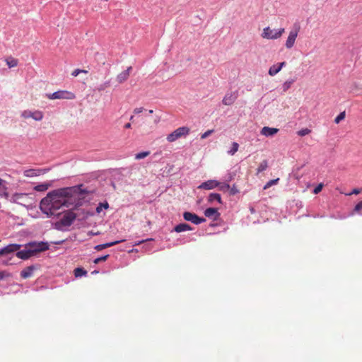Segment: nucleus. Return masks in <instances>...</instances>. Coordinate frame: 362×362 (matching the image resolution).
<instances>
[{
  "mask_svg": "<svg viewBox=\"0 0 362 362\" xmlns=\"http://www.w3.org/2000/svg\"><path fill=\"white\" fill-rule=\"evenodd\" d=\"M76 277H81L87 274V272L83 268H76L74 271Z\"/></svg>",
  "mask_w": 362,
  "mask_h": 362,
  "instance_id": "nucleus-26",
  "label": "nucleus"
},
{
  "mask_svg": "<svg viewBox=\"0 0 362 362\" xmlns=\"http://www.w3.org/2000/svg\"><path fill=\"white\" fill-rule=\"evenodd\" d=\"M132 69V66H129L125 71L117 75V81L119 83H122L128 79Z\"/></svg>",
  "mask_w": 362,
  "mask_h": 362,
  "instance_id": "nucleus-15",
  "label": "nucleus"
},
{
  "mask_svg": "<svg viewBox=\"0 0 362 362\" xmlns=\"http://www.w3.org/2000/svg\"><path fill=\"white\" fill-rule=\"evenodd\" d=\"M124 241V240H117V241L110 242V243H105V244L98 245L95 246L94 249L97 251H100L102 250L112 247L113 245H117L119 243H122Z\"/></svg>",
  "mask_w": 362,
  "mask_h": 362,
  "instance_id": "nucleus-19",
  "label": "nucleus"
},
{
  "mask_svg": "<svg viewBox=\"0 0 362 362\" xmlns=\"http://www.w3.org/2000/svg\"><path fill=\"white\" fill-rule=\"evenodd\" d=\"M239 144L237 142H233L232 144V148L230 151H228V153L230 155H234L238 150Z\"/></svg>",
  "mask_w": 362,
  "mask_h": 362,
  "instance_id": "nucleus-31",
  "label": "nucleus"
},
{
  "mask_svg": "<svg viewBox=\"0 0 362 362\" xmlns=\"http://www.w3.org/2000/svg\"><path fill=\"white\" fill-rule=\"evenodd\" d=\"M7 65L10 68L15 67L18 65V60L16 59H14L13 57H8L6 59Z\"/></svg>",
  "mask_w": 362,
  "mask_h": 362,
  "instance_id": "nucleus-27",
  "label": "nucleus"
},
{
  "mask_svg": "<svg viewBox=\"0 0 362 362\" xmlns=\"http://www.w3.org/2000/svg\"><path fill=\"white\" fill-rule=\"evenodd\" d=\"M279 131L277 128L264 127L261 129V134L265 136H272Z\"/></svg>",
  "mask_w": 362,
  "mask_h": 362,
  "instance_id": "nucleus-16",
  "label": "nucleus"
},
{
  "mask_svg": "<svg viewBox=\"0 0 362 362\" xmlns=\"http://www.w3.org/2000/svg\"><path fill=\"white\" fill-rule=\"evenodd\" d=\"M22 117L25 119L31 117L36 121H40L43 118V113L39 110H36L35 112L25 110L22 112Z\"/></svg>",
  "mask_w": 362,
  "mask_h": 362,
  "instance_id": "nucleus-10",
  "label": "nucleus"
},
{
  "mask_svg": "<svg viewBox=\"0 0 362 362\" xmlns=\"http://www.w3.org/2000/svg\"><path fill=\"white\" fill-rule=\"evenodd\" d=\"M189 132L190 129L189 127H180L168 135L167 141L169 142H174L181 137L187 136Z\"/></svg>",
  "mask_w": 362,
  "mask_h": 362,
  "instance_id": "nucleus-3",
  "label": "nucleus"
},
{
  "mask_svg": "<svg viewBox=\"0 0 362 362\" xmlns=\"http://www.w3.org/2000/svg\"><path fill=\"white\" fill-rule=\"evenodd\" d=\"M300 26L298 23H294L293 29L289 33L288 37L286 42V45H293L295 40L298 36V33L300 30Z\"/></svg>",
  "mask_w": 362,
  "mask_h": 362,
  "instance_id": "nucleus-7",
  "label": "nucleus"
},
{
  "mask_svg": "<svg viewBox=\"0 0 362 362\" xmlns=\"http://www.w3.org/2000/svg\"><path fill=\"white\" fill-rule=\"evenodd\" d=\"M345 112L339 113V115L334 119V122L339 124L341 120L345 118Z\"/></svg>",
  "mask_w": 362,
  "mask_h": 362,
  "instance_id": "nucleus-35",
  "label": "nucleus"
},
{
  "mask_svg": "<svg viewBox=\"0 0 362 362\" xmlns=\"http://www.w3.org/2000/svg\"><path fill=\"white\" fill-rule=\"evenodd\" d=\"M215 200L221 204V195L217 193H211L208 197V202L211 203Z\"/></svg>",
  "mask_w": 362,
  "mask_h": 362,
  "instance_id": "nucleus-23",
  "label": "nucleus"
},
{
  "mask_svg": "<svg viewBox=\"0 0 362 362\" xmlns=\"http://www.w3.org/2000/svg\"><path fill=\"white\" fill-rule=\"evenodd\" d=\"M237 95L235 93H230L224 96L222 102L225 105H231L235 101Z\"/></svg>",
  "mask_w": 362,
  "mask_h": 362,
  "instance_id": "nucleus-18",
  "label": "nucleus"
},
{
  "mask_svg": "<svg viewBox=\"0 0 362 362\" xmlns=\"http://www.w3.org/2000/svg\"><path fill=\"white\" fill-rule=\"evenodd\" d=\"M21 245L18 244H11L6 247L0 249V255L9 254L13 252L18 251L21 248Z\"/></svg>",
  "mask_w": 362,
  "mask_h": 362,
  "instance_id": "nucleus-12",
  "label": "nucleus"
},
{
  "mask_svg": "<svg viewBox=\"0 0 362 362\" xmlns=\"http://www.w3.org/2000/svg\"><path fill=\"white\" fill-rule=\"evenodd\" d=\"M48 171V168L28 169L24 170L23 175L27 177H37L47 173Z\"/></svg>",
  "mask_w": 362,
  "mask_h": 362,
  "instance_id": "nucleus-9",
  "label": "nucleus"
},
{
  "mask_svg": "<svg viewBox=\"0 0 362 362\" xmlns=\"http://www.w3.org/2000/svg\"><path fill=\"white\" fill-rule=\"evenodd\" d=\"M362 209V201L359 202L354 207V211L358 213Z\"/></svg>",
  "mask_w": 362,
  "mask_h": 362,
  "instance_id": "nucleus-42",
  "label": "nucleus"
},
{
  "mask_svg": "<svg viewBox=\"0 0 362 362\" xmlns=\"http://www.w3.org/2000/svg\"><path fill=\"white\" fill-rule=\"evenodd\" d=\"M73 189L70 187L61 188L49 192L40 203L42 212L50 217L58 215L57 211L63 206H68L69 199L72 197Z\"/></svg>",
  "mask_w": 362,
  "mask_h": 362,
  "instance_id": "nucleus-1",
  "label": "nucleus"
},
{
  "mask_svg": "<svg viewBox=\"0 0 362 362\" xmlns=\"http://www.w3.org/2000/svg\"><path fill=\"white\" fill-rule=\"evenodd\" d=\"M284 66H286L285 62L272 65L269 69V74L272 76H275Z\"/></svg>",
  "mask_w": 362,
  "mask_h": 362,
  "instance_id": "nucleus-14",
  "label": "nucleus"
},
{
  "mask_svg": "<svg viewBox=\"0 0 362 362\" xmlns=\"http://www.w3.org/2000/svg\"><path fill=\"white\" fill-rule=\"evenodd\" d=\"M219 189L222 192H227L230 189V185L227 183H221L219 185Z\"/></svg>",
  "mask_w": 362,
  "mask_h": 362,
  "instance_id": "nucleus-33",
  "label": "nucleus"
},
{
  "mask_svg": "<svg viewBox=\"0 0 362 362\" xmlns=\"http://www.w3.org/2000/svg\"><path fill=\"white\" fill-rule=\"evenodd\" d=\"M310 129L308 128L302 129L300 131L298 132V135L300 136H304L307 134H309L310 133Z\"/></svg>",
  "mask_w": 362,
  "mask_h": 362,
  "instance_id": "nucleus-36",
  "label": "nucleus"
},
{
  "mask_svg": "<svg viewBox=\"0 0 362 362\" xmlns=\"http://www.w3.org/2000/svg\"><path fill=\"white\" fill-rule=\"evenodd\" d=\"M214 132V129H209L208 131H206V132H204V134H202L201 135V139H206L208 136H209L213 132Z\"/></svg>",
  "mask_w": 362,
  "mask_h": 362,
  "instance_id": "nucleus-40",
  "label": "nucleus"
},
{
  "mask_svg": "<svg viewBox=\"0 0 362 362\" xmlns=\"http://www.w3.org/2000/svg\"><path fill=\"white\" fill-rule=\"evenodd\" d=\"M35 270H36V267L34 265L27 267L21 272V277L23 279L30 278L33 276Z\"/></svg>",
  "mask_w": 362,
  "mask_h": 362,
  "instance_id": "nucleus-13",
  "label": "nucleus"
},
{
  "mask_svg": "<svg viewBox=\"0 0 362 362\" xmlns=\"http://www.w3.org/2000/svg\"><path fill=\"white\" fill-rule=\"evenodd\" d=\"M361 189L355 188V189H353V191L351 192L346 194V195L350 196V195H352V194H358L361 193Z\"/></svg>",
  "mask_w": 362,
  "mask_h": 362,
  "instance_id": "nucleus-43",
  "label": "nucleus"
},
{
  "mask_svg": "<svg viewBox=\"0 0 362 362\" xmlns=\"http://www.w3.org/2000/svg\"><path fill=\"white\" fill-rule=\"evenodd\" d=\"M153 111L152 110H150L148 111L149 114L153 113Z\"/></svg>",
  "mask_w": 362,
  "mask_h": 362,
  "instance_id": "nucleus-48",
  "label": "nucleus"
},
{
  "mask_svg": "<svg viewBox=\"0 0 362 362\" xmlns=\"http://www.w3.org/2000/svg\"><path fill=\"white\" fill-rule=\"evenodd\" d=\"M30 249L31 250L33 255H35V254L46 251L49 249V245L47 243H32L28 244Z\"/></svg>",
  "mask_w": 362,
  "mask_h": 362,
  "instance_id": "nucleus-6",
  "label": "nucleus"
},
{
  "mask_svg": "<svg viewBox=\"0 0 362 362\" xmlns=\"http://www.w3.org/2000/svg\"><path fill=\"white\" fill-rule=\"evenodd\" d=\"M267 167H268V162H267V160H262L259 163V166H258V168L257 169V173L263 172L264 170H265L267 168Z\"/></svg>",
  "mask_w": 362,
  "mask_h": 362,
  "instance_id": "nucleus-25",
  "label": "nucleus"
},
{
  "mask_svg": "<svg viewBox=\"0 0 362 362\" xmlns=\"http://www.w3.org/2000/svg\"><path fill=\"white\" fill-rule=\"evenodd\" d=\"M77 215L73 211H66L62 218L55 223L56 228L59 229L62 226H70L74 220L76 218Z\"/></svg>",
  "mask_w": 362,
  "mask_h": 362,
  "instance_id": "nucleus-2",
  "label": "nucleus"
},
{
  "mask_svg": "<svg viewBox=\"0 0 362 362\" xmlns=\"http://www.w3.org/2000/svg\"><path fill=\"white\" fill-rule=\"evenodd\" d=\"M130 120H131V121L134 120V116H131V117H130Z\"/></svg>",
  "mask_w": 362,
  "mask_h": 362,
  "instance_id": "nucleus-47",
  "label": "nucleus"
},
{
  "mask_svg": "<svg viewBox=\"0 0 362 362\" xmlns=\"http://www.w3.org/2000/svg\"><path fill=\"white\" fill-rule=\"evenodd\" d=\"M16 255L17 257L22 259H28L32 256H33L30 249L18 251Z\"/></svg>",
  "mask_w": 362,
  "mask_h": 362,
  "instance_id": "nucleus-17",
  "label": "nucleus"
},
{
  "mask_svg": "<svg viewBox=\"0 0 362 362\" xmlns=\"http://www.w3.org/2000/svg\"><path fill=\"white\" fill-rule=\"evenodd\" d=\"M284 33V28H281L279 29H272L270 27H267L263 29L262 37L266 39H277L279 38Z\"/></svg>",
  "mask_w": 362,
  "mask_h": 362,
  "instance_id": "nucleus-4",
  "label": "nucleus"
},
{
  "mask_svg": "<svg viewBox=\"0 0 362 362\" xmlns=\"http://www.w3.org/2000/svg\"><path fill=\"white\" fill-rule=\"evenodd\" d=\"M174 230L177 233H181L183 231L190 230H192V228L187 223H180L175 227Z\"/></svg>",
  "mask_w": 362,
  "mask_h": 362,
  "instance_id": "nucleus-20",
  "label": "nucleus"
},
{
  "mask_svg": "<svg viewBox=\"0 0 362 362\" xmlns=\"http://www.w3.org/2000/svg\"><path fill=\"white\" fill-rule=\"evenodd\" d=\"M322 187H323V184L322 183H320L313 190V193L315 194H318L319 192H320L322 189Z\"/></svg>",
  "mask_w": 362,
  "mask_h": 362,
  "instance_id": "nucleus-41",
  "label": "nucleus"
},
{
  "mask_svg": "<svg viewBox=\"0 0 362 362\" xmlns=\"http://www.w3.org/2000/svg\"><path fill=\"white\" fill-rule=\"evenodd\" d=\"M279 178L271 180L266 183V185L264 186L263 189H267L269 188L270 187H272V185L277 184L279 182Z\"/></svg>",
  "mask_w": 362,
  "mask_h": 362,
  "instance_id": "nucleus-29",
  "label": "nucleus"
},
{
  "mask_svg": "<svg viewBox=\"0 0 362 362\" xmlns=\"http://www.w3.org/2000/svg\"><path fill=\"white\" fill-rule=\"evenodd\" d=\"M124 128H126V129H129V128H131V124H130V123H127V124L124 125Z\"/></svg>",
  "mask_w": 362,
  "mask_h": 362,
  "instance_id": "nucleus-45",
  "label": "nucleus"
},
{
  "mask_svg": "<svg viewBox=\"0 0 362 362\" xmlns=\"http://www.w3.org/2000/svg\"><path fill=\"white\" fill-rule=\"evenodd\" d=\"M150 154V151H143L135 155V159L141 160L147 157Z\"/></svg>",
  "mask_w": 362,
  "mask_h": 362,
  "instance_id": "nucleus-28",
  "label": "nucleus"
},
{
  "mask_svg": "<svg viewBox=\"0 0 362 362\" xmlns=\"http://www.w3.org/2000/svg\"><path fill=\"white\" fill-rule=\"evenodd\" d=\"M50 186V183L45 182L35 186L34 189L37 192H45Z\"/></svg>",
  "mask_w": 362,
  "mask_h": 362,
  "instance_id": "nucleus-22",
  "label": "nucleus"
},
{
  "mask_svg": "<svg viewBox=\"0 0 362 362\" xmlns=\"http://www.w3.org/2000/svg\"><path fill=\"white\" fill-rule=\"evenodd\" d=\"M108 257H109V255H106L102 256V257H98V258H96V259L93 261V262H94L95 264H98V263H100V262L106 261V260H107V259L108 258Z\"/></svg>",
  "mask_w": 362,
  "mask_h": 362,
  "instance_id": "nucleus-38",
  "label": "nucleus"
},
{
  "mask_svg": "<svg viewBox=\"0 0 362 362\" xmlns=\"http://www.w3.org/2000/svg\"><path fill=\"white\" fill-rule=\"evenodd\" d=\"M108 208H109V204L107 202L100 203L96 208V212L99 214L102 211L103 209H107Z\"/></svg>",
  "mask_w": 362,
  "mask_h": 362,
  "instance_id": "nucleus-30",
  "label": "nucleus"
},
{
  "mask_svg": "<svg viewBox=\"0 0 362 362\" xmlns=\"http://www.w3.org/2000/svg\"><path fill=\"white\" fill-rule=\"evenodd\" d=\"M8 194L6 192V187L4 185V181L0 178V197H8Z\"/></svg>",
  "mask_w": 362,
  "mask_h": 362,
  "instance_id": "nucleus-24",
  "label": "nucleus"
},
{
  "mask_svg": "<svg viewBox=\"0 0 362 362\" xmlns=\"http://www.w3.org/2000/svg\"><path fill=\"white\" fill-rule=\"evenodd\" d=\"M220 182L215 180H209L206 182H202L200 185L198 186V189H213L217 187H218Z\"/></svg>",
  "mask_w": 362,
  "mask_h": 362,
  "instance_id": "nucleus-11",
  "label": "nucleus"
},
{
  "mask_svg": "<svg viewBox=\"0 0 362 362\" xmlns=\"http://www.w3.org/2000/svg\"><path fill=\"white\" fill-rule=\"evenodd\" d=\"M229 192L230 195H235L239 192V190L238 189L236 185H233L231 187H230Z\"/></svg>",
  "mask_w": 362,
  "mask_h": 362,
  "instance_id": "nucleus-39",
  "label": "nucleus"
},
{
  "mask_svg": "<svg viewBox=\"0 0 362 362\" xmlns=\"http://www.w3.org/2000/svg\"><path fill=\"white\" fill-rule=\"evenodd\" d=\"M160 122V117H157L156 119H155L154 122L156 124H157Z\"/></svg>",
  "mask_w": 362,
  "mask_h": 362,
  "instance_id": "nucleus-46",
  "label": "nucleus"
},
{
  "mask_svg": "<svg viewBox=\"0 0 362 362\" xmlns=\"http://www.w3.org/2000/svg\"><path fill=\"white\" fill-rule=\"evenodd\" d=\"M295 81V79H292L291 81H286L283 83V90L284 91H286L290 88L293 83Z\"/></svg>",
  "mask_w": 362,
  "mask_h": 362,
  "instance_id": "nucleus-32",
  "label": "nucleus"
},
{
  "mask_svg": "<svg viewBox=\"0 0 362 362\" xmlns=\"http://www.w3.org/2000/svg\"><path fill=\"white\" fill-rule=\"evenodd\" d=\"M46 96L50 100L55 99H67L73 100L75 98V95L67 90H58L53 93L47 94Z\"/></svg>",
  "mask_w": 362,
  "mask_h": 362,
  "instance_id": "nucleus-5",
  "label": "nucleus"
},
{
  "mask_svg": "<svg viewBox=\"0 0 362 362\" xmlns=\"http://www.w3.org/2000/svg\"><path fill=\"white\" fill-rule=\"evenodd\" d=\"M204 215L205 216L208 217V218H211V217H213V216H219V214L217 211L216 209L215 208H208L206 209L205 211H204Z\"/></svg>",
  "mask_w": 362,
  "mask_h": 362,
  "instance_id": "nucleus-21",
  "label": "nucleus"
},
{
  "mask_svg": "<svg viewBox=\"0 0 362 362\" xmlns=\"http://www.w3.org/2000/svg\"><path fill=\"white\" fill-rule=\"evenodd\" d=\"M27 194H23V193H17L15 194L13 197V201L16 202H18L20 199H21L23 197L27 196Z\"/></svg>",
  "mask_w": 362,
  "mask_h": 362,
  "instance_id": "nucleus-34",
  "label": "nucleus"
},
{
  "mask_svg": "<svg viewBox=\"0 0 362 362\" xmlns=\"http://www.w3.org/2000/svg\"><path fill=\"white\" fill-rule=\"evenodd\" d=\"M81 73H85V74H87L88 73V71L85 70V69H75L72 73H71V75L74 77L77 76L79 74Z\"/></svg>",
  "mask_w": 362,
  "mask_h": 362,
  "instance_id": "nucleus-37",
  "label": "nucleus"
},
{
  "mask_svg": "<svg viewBox=\"0 0 362 362\" xmlns=\"http://www.w3.org/2000/svg\"><path fill=\"white\" fill-rule=\"evenodd\" d=\"M183 218L187 221H190L196 225L205 222L206 219L199 217L197 214L189 211H185L183 214Z\"/></svg>",
  "mask_w": 362,
  "mask_h": 362,
  "instance_id": "nucleus-8",
  "label": "nucleus"
},
{
  "mask_svg": "<svg viewBox=\"0 0 362 362\" xmlns=\"http://www.w3.org/2000/svg\"><path fill=\"white\" fill-rule=\"evenodd\" d=\"M143 110H144V107H137L134 110V113L139 114V113L142 112Z\"/></svg>",
  "mask_w": 362,
  "mask_h": 362,
  "instance_id": "nucleus-44",
  "label": "nucleus"
}]
</instances>
